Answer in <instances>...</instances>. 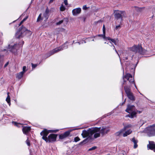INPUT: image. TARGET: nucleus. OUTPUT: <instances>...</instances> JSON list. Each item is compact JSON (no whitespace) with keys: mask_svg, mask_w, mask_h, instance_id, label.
Returning a JSON list of instances; mask_svg holds the SVG:
<instances>
[{"mask_svg":"<svg viewBox=\"0 0 155 155\" xmlns=\"http://www.w3.org/2000/svg\"><path fill=\"white\" fill-rule=\"evenodd\" d=\"M148 149L152 150L155 152V143L152 141L149 142V144L147 145Z\"/></svg>","mask_w":155,"mask_h":155,"instance_id":"dca6fc26","label":"nucleus"},{"mask_svg":"<svg viewBox=\"0 0 155 155\" xmlns=\"http://www.w3.org/2000/svg\"><path fill=\"white\" fill-rule=\"evenodd\" d=\"M48 13H49V10L48 9H47L45 11V13L48 14Z\"/></svg>","mask_w":155,"mask_h":155,"instance_id":"58836bf2","label":"nucleus"},{"mask_svg":"<svg viewBox=\"0 0 155 155\" xmlns=\"http://www.w3.org/2000/svg\"><path fill=\"white\" fill-rule=\"evenodd\" d=\"M30 129H31L30 127H24L22 129V131L24 134H26L30 131Z\"/></svg>","mask_w":155,"mask_h":155,"instance_id":"a211bd4d","label":"nucleus"},{"mask_svg":"<svg viewBox=\"0 0 155 155\" xmlns=\"http://www.w3.org/2000/svg\"><path fill=\"white\" fill-rule=\"evenodd\" d=\"M142 109H141L139 110H135L134 112H133L131 114L129 115V117L131 118H133L136 117V114H140L142 112Z\"/></svg>","mask_w":155,"mask_h":155,"instance_id":"2eb2a0df","label":"nucleus"},{"mask_svg":"<svg viewBox=\"0 0 155 155\" xmlns=\"http://www.w3.org/2000/svg\"><path fill=\"white\" fill-rule=\"evenodd\" d=\"M107 40L110 41V43H113L115 45H117V44L118 40L117 39H111L109 37H107Z\"/></svg>","mask_w":155,"mask_h":155,"instance_id":"6ab92c4d","label":"nucleus"},{"mask_svg":"<svg viewBox=\"0 0 155 155\" xmlns=\"http://www.w3.org/2000/svg\"><path fill=\"white\" fill-rule=\"evenodd\" d=\"M131 126L130 124H127L124 126V128L120 130V131L117 132L115 133V135L117 136H119L122 134L124 131L126 130L127 128H130Z\"/></svg>","mask_w":155,"mask_h":155,"instance_id":"0eeeda50","label":"nucleus"},{"mask_svg":"<svg viewBox=\"0 0 155 155\" xmlns=\"http://www.w3.org/2000/svg\"><path fill=\"white\" fill-rule=\"evenodd\" d=\"M43 18H45V20H47L48 17V14L45 13L43 14Z\"/></svg>","mask_w":155,"mask_h":155,"instance_id":"a878e982","label":"nucleus"},{"mask_svg":"<svg viewBox=\"0 0 155 155\" xmlns=\"http://www.w3.org/2000/svg\"><path fill=\"white\" fill-rule=\"evenodd\" d=\"M24 22V21H23L22 20L21 22L20 23V24H19V25H20L23 22Z\"/></svg>","mask_w":155,"mask_h":155,"instance_id":"37998d69","label":"nucleus"},{"mask_svg":"<svg viewBox=\"0 0 155 155\" xmlns=\"http://www.w3.org/2000/svg\"><path fill=\"white\" fill-rule=\"evenodd\" d=\"M114 12L115 17L117 18H120L121 16H124L125 14L124 12L118 10L115 11Z\"/></svg>","mask_w":155,"mask_h":155,"instance_id":"f8f14e48","label":"nucleus"},{"mask_svg":"<svg viewBox=\"0 0 155 155\" xmlns=\"http://www.w3.org/2000/svg\"><path fill=\"white\" fill-rule=\"evenodd\" d=\"M63 48H62V47H59L58 48H56L54 49L47 54V57H48L55 53L63 50Z\"/></svg>","mask_w":155,"mask_h":155,"instance_id":"1a4fd4ad","label":"nucleus"},{"mask_svg":"<svg viewBox=\"0 0 155 155\" xmlns=\"http://www.w3.org/2000/svg\"><path fill=\"white\" fill-rule=\"evenodd\" d=\"M124 82L123 85H126L124 86V90L128 98L130 100H134V98L133 94L131 92L130 86L133 84L136 88L137 87L134 82V79L132 75L130 74L126 73L123 77Z\"/></svg>","mask_w":155,"mask_h":155,"instance_id":"f257e3e1","label":"nucleus"},{"mask_svg":"<svg viewBox=\"0 0 155 155\" xmlns=\"http://www.w3.org/2000/svg\"><path fill=\"white\" fill-rule=\"evenodd\" d=\"M132 141L134 144V148H136L137 147V143L138 142L137 140H136L134 138H133L132 139Z\"/></svg>","mask_w":155,"mask_h":155,"instance_id":"412c9836","label":"nucleus"},{"mask_svg":"<svg viewBox=\"0 0 155 155\" xmlns=\"http://www.w3.org/2000/svg\"><path fill=\"white\" fill-rule=\"evenodd\" d=\"M97 129L96 128H92L91 129L87 130V131L84 130L82 131L81 135L84 138L86 137H90L91 135V133L96 131Z\"/></svg>","mask_w":155,"mask_h":155,"instance_id":"39448f33","label":"nucleus"},{"mask_svg":"<svg viewBox=\"0 0 155 155\" xmlns=\"http://www.w3.org/2000/svg\"><path fill=\"white\" fill-rule=\"evenodd\" d=\"M94 128L97 129V130L91 133V135H92L93 134H94V137L95 138H96L99 137L100 135V127H95Z\"/></svg>","mask_w":155,"mask_h":155,"instance_id":"ddd939ff","label":"nucleus"},{"mask_svg":"<svg viewBox=\"0 0 155 155\" xmlns=\"http://www.w3.org/2000/svg\"><path fill=\"white\" fill-rule=\"evenodd\" d=\"M65 7L62 5L60 7V10L61 11H63L65 10Z\"/></svg>","mask_w":155,"mask_h":155,"instance_id":"bb28decb","label":"nucleus"},{"mask_svg":"<svg viewBox=\"0 0 155 155\" xmlns=\"http://www.w3.org/2000/svg\"><path fill=\"white\" fill-rule=\"evenodd\" d=\"M105 34H103L102 35H99L98 36L99 37H102L104 40H107V38L105 37Z\"/></svg>","mask_w":155,"mask_h":155,"instance_id":"393cba45","label":"nucleus"},{"mask_svg":"<svg viewBox=\"0 0 155 155\" xmlns=\"http://www.w3.org/2000/svg\"><path fill=\"white\" fill-rule=\"evenodd\" d=\"M32 65V68H35L37 66V65L35 64H31Z\"/></svg>","mask_w":155,"mask_h":155,"instance_id":"c9c22d12","label":"nucleus"},{"mask_svg":"<svg viewBox=\"0 0 155 155\" xmlns=\"http://www.w3.org/2000/svg\"><path fill=\"white\" fill-rule=\"evenodd\" d=\"M135 109V107L134 105L128 104L127 105V108L125 111L131 114L133 112H134Z\"/></svg>","mask_w":155,"mask_h":155,"instance_id":"6e6552de","label":"nucleus"},{"mask_svg":"<svg viewBox=\"0 0 155 155\" xmlns=\"http://www.w3.org/2000/svg\"><path fill=\"white\" fill-rule=\"evenodd\" d=\"M100 133L102 135L107 134L110 131V129L108 127H102L100 129Z\"/></svg>","mask_w":155,"mask_h":155,"instance_id":"4468645a","label":"nucleus"},{"mask_svg":"<svg viewBox=\"0 0 155 155\" xmlns=\"http://www.w3.org/2000/svg\"><path fill=\"white\" fill-rule=\"evenodd\" d=\"M44 19V18H41V14H39L38 18L37 19V21L38 22L42 20V19Z\"/></svg>","mask_w":155,"mask_h":155,"instance_id":"b1692460","label":"nucleus"},{"mask_svg":"<svg viewBox=\"0 0 155 155\" xmlns=\"http://www.w3.org/2000/svg\"><path fill=\"white\" fill-rule=\"evenodd\" d=\"M97 148V147L96 146H94L91 148H89L88 149V151H91L93 150H94Z\"/></svg>","mask_w":155,"mask_h":155,"instance_id":"c756f323","label":"nucleus"},{"mask_svg":"<svg viewBox=\"0 0 155 155\" xmlns=\"http://www.w3.org/2000/svg\"><path fill=\"white\" fill-rule=\"evenodd\" d=\"M145 131L149 136H155V125L147 127Z\"/></svg>","mask_w":155,"mask_h":155,"instance_id":"20e7f679","label":"nucleus"},{"mask_svg":"<svg viewBox=\"0 0 155 155\" xmlns=\"http://www.w3.org/2000/svg\"><path fill=\"white\" fill-rule=\"evenodd\" d=\"M8 64V62L5 65V67H6Z\"/></svg>","mask_w":155,"mask_h":155,"instance_id":"c03bdc74","label":"nucleus"},{"mask_svg":"<svg viewBox=\"0 0 155 155\" xmlns=\"http://www.w3.org/2000/svg\"><path fill=\"white\" fill-rule=\"evenodd\" d=\"M26 67L25 66H23V68H22V71H21V72H22L24 74L26 71Z\"/></svg>","mask_w":155,"mask_h":155,"instance_id":"c85d7f7f","label":"nucleus"},{"mask_svg":"<svg viewBox=\"0 0 155 155\" xmlns=\"http://www.w3.org/2000/svg\"><path fill=\"white\" fill-rule=\"evenodd\" d=\"M74 141L75 142H77L78 141H79L80 140L79 138L78 137H76L74 139Z\"/></svg>","mask_w":155,"mask_h":155,"instance_id":"473e14b6","label":"nucleus"},{"mask_svg":"<svg viewBox=\"0 0 155 155\" xmlns=\"http://www.w3.org/2000/svg\"><path fill=\"white\" fill-rule=\"evenodd\" d=\"M64 3L66 5H68V1L67 0H65L64 1Z\"/></svg>","mask_w":155,"mask_h":155,"instance_id":"e433bc0d","label":"nucleus"},{"mask_svg":"<svg viewBox=\"0 0 155 155\" xmlns=\"http://www.w3.org/2000/svg\"><path fill=\"white\" fill-rule=\"evenodd\" d=\"M60 31H65V30L63 28H61L60 29Z\"/></svg>","mask_w":155,"mask_h":155,"instance_id":"79ce46f5","label":"nucleus"},{"mask_svg":"<svg viewBox=\"0 0 155 155\" xmlns=\"http://www.w3.org/2000/svg\"><path fill=\"white\" fill-rule=\"evenodd\" d=\"M24 73L21 72L16 74V78L18 79H20L23 76Z\"/></svg>","mask_w":155,"mask_h":155,"instance_id":"4be33fe9","label":"nucleus"},{"mask_svg":"<svg viewBox=\"0 0 155 155\" xmlns=\"http://www.w3.org/2000/svg\"><path fill=\"white\" fill-rule=\"evenodd\" d=\"M19 47V45L18 44L14 45H9L8 46V50L14 52L15 51V50L17 49Z\"/></svg>","mask_w":155,"mask_h":155,"instance_id":"9b49d317","label":"nucleus"},{"mask_svg":"<svg viewBox=\"0 0 155 155\" xmlns=\"http://www.w3.org/2000/svg\"><path fill=\"white\" fill-rule=\"evenodd\" d=\"M87 8L86 6V5H84L83 7V9H84V10H86L87 9Z\"/></svg>","mask_w":155,"mask_h":155,"instance_id":"4c0bfd02","label":"nucleus"},{"mask_svg":"<svg viewBox=\"0 0 155 155\" xmlns=\"http://www.w3.org/2000/svg\"><path fill=\"white\" fill-rule=\"evenodd\" d=\"M92 41H94V39H93L92 40Z\"/></svg>","mask_w":155,"mask_h":155,"instance_id":"49530a36","label":"nucleus"},{"mask_svg":"<svg viewBox=\"0 0 155 155\" xmlns=\"http://www.w3.org/2000/svg\"><path fill=\"white\" fill-rule=\"evenodd\" d=\"M26 33H28L29 35H30L31 34V32L27 29L25 27H23L19 29L16 33L15 36L16 38H19L22 37Z\"/></svg>","mask_w":155,"mask_h":155,"instance_id":"7ed1b4c3","label":"nucleus"},{"mask_svg":"<svg viewBox=\"0 0 155 155\" xmlns=\"http://www.w3.org/2000/svg\"><path fill=\"white\" fill-rule=\"evenodd\" d=\"M103 34H105L106 32V28L105 26L104 25H103Z\"/></svg>","mask_w":155,"mask_h":155,"instance_id":"7c9ffc66","label":"nucleus"},{"mask_svg":"<svg viewBox=\"0 0 155 155\" xmlns=\"http://www.w3.org/2000/svg\"><path fill=\"white\" fill-rule=\"evenodd\" d=\"M115 51L117 52H117L116 49H115Z\"/></svg>","mask_w":155,"mask_h":155,"instance_id":"a18cd8bd","label":"nucleus"},{"mask_svg":"<svg viewBox=\"0 0 155 155\" xmlns=\"http://www.w3.org/2000/svg\"><path fill=\"white\" fill-rule=\"evenodd\" d=\"M81 11V9L80 8H77L73 10L72 11V14L74 16H76L80 14Z\"/></svg>","mask_w":155,"mask_h":155,"instance_id":"f3484780","label":"nucleus"},{"mask_svg":"<svg viewBox=\"0 0 155 155\" xmlns=\"http://www.w3.org/2000/svg\"><path fill=\"white\" fill-rule=\"evenodd\" d=\"M127 129L126 130H125V132L123 134V136L124 137H125L127 136L128 135H129L132 132V131L130 129H128L127 130Z\"/></svg>","mask_w":155,"mask_h":155,"instance_id":"aec40b11","label":"nucleus"},{"mask_svg":"<svg viewBox=\"0 0 155 155\" xmlns=\"http://www.w3.org/2000/svg\"><path fill=\"white\" fill-rule=\"evenodd\" d=\"M61 47H62V48H63V49H64L67 48H68L67 46H64V45H62Z\"/></svg>","mask_w":155,"mask_h":155,"instance_id":"ea45409f","label":"nucleus"},{"mask_svg":"<svg viewBox=\"0 0 155 155\" xmlns=\"http://www.w3.org/2000/svg\"><path fill=\"white\" fill-rule=\"evenodd\" d=\"M79 128H75L73 130H70L68 131H66L63 134H61L59 136V138L61 139H64L68 137L70 134V132L73 130H78Z\"/></svg>","mask_w":155,"mask_h":155,"instance_id":"423d86ee","label":"nucleus"},{"mask_svg":"<svg viewBox=\"0 0 155 155\" xmlns=\"http://www.w3.org/2000/svg\"><path fill=\"white\" fill-rule=\"evenodd\" d=\"M58 131V130H47L45 129L40 134L42 136V139L46 143H52L56 141L57 134H51L48 137L47 135L49 133L56 132Z\"/></svg>","mask_w":155,"mask_h":155,"instance_id":"f03ea898","label":"nucleus"},{"mask_svg":"<svg viewBox=\"0 0 155 155\" xmlns=\"http://www.w3.org/2000/svg\"><path fill=\"white\" fill-rule=\"evenodd\" d=\"M121 28V26H120V25H117L116 26V27H115V29L116 30H118L120 28Z\"/></svg>","mask_w":155,"mask_h":155,"instance_id":"72a5a7b5","label":"nucleus"},{"mask_svg":"<svg viewBox=\"0 0 155 155\" xmlns=\"http://www.w3.org/2000/svg\"><path fill=\"white\" fill-rule=\"evenodd\" d=\"M63 20L60 21L56 23V25H60L61 24H62L63 23Z\"/></svg>","mask_w":155,"mask_h":155,"instance_id":"2f4dec72","label":"nucleus"},{"mask_svg":"<svg viewBox=\"0 0 155 155\" xmlns=\"http://www.w3.org/2000/svg\"><path fill=\"white\" fill-rule=\"evenodd\" d=\"M9 94V93L8 92L7 93V97L6 98V101L9 104V106H10L11 104L10 102V98Z\"/></svg>","mask_w":155,"mask_h":155,"instance_id":"5701e85b","label":"nucleus"},{"mask_svg":"<svg viewBox=\"0 0 155 155\" xmlns=\"http://www.w3.org/2000/svg\"><path fill=\"white\" fill-rule=\"evenodd\" d=\"M131 50L135 52H139L141 53L142 51V48L141 46L140 45L135 46L131 48Z\"/></svg>","mask_w":155,"mask_h":155,"instance_id":"9d476101","label":"nucleus"},{"mask_svg":"<svg viewBox=\"0 0 155 155\" xmlns=\"http://www.w3.org/2000/svg\"><path fill=\"white\" fill-rule=\"evenodd\" d=\"M114 48H115L114 46Z\"/></svg>","mask_w":155,"mask_h":155,"instance_id":"de8ad7c7","label":"nucleus"},{"mask_svg":"<svg viewBox=\"0 0 155 155\" xmlns=\"http://www.w3.org/2000/svg\"><path fill=\"white\" fill-rule=\"evenodd\" d=\"M26 143L28 145V146H29L30 145V141H29L28 139H27L26 140Z\"/></svg>","mask_w":155,"mask_h":155,"instance_id":"f704fd0d","label":"nucleus"},{"mask_svg":"<svg viewBox=\"0 0 155 155\" xmlns=\"http://www.w3.org/2000/svg\"><path fill=\"white\" fill-rule=\"evenodd\" d=\"M12 123L15 125V126H16L18 127H20V126L21 125V124H19V123H16V122H12Z\"/></svg>","mask_w":155,"mask_h":155,"instance_id":"cd10ccee","label":"nucleus"},{"mask_svg":"<svg viewBox=\"0 0 155 155\" xmlns=\"http://www.w3.org/2000/svg\"><path fill=\"white\" fill-rule=\"evenodd\" d=\"M28 18V17H27L26 18H24L23 20V21H24L27 18Z\"/></svg>","mask_w":155,"mask_h":155,"instance_id":"a19ab883","label":"nucleus"}]
</instances>
